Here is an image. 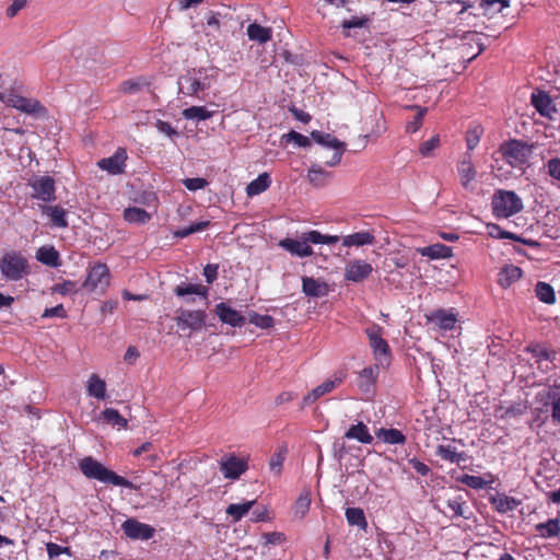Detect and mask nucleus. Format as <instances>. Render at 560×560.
Instances as JSON below:
<instances>
[{
    "mask_svg": "<svg viewBox=\"0 0 560 560\" xmlns=\"http://www.w3.org/2000/svg\"><path fill=\"white\" fill-rule=\"evenodd\" d=\"M482 133V128L479 125L470 127L467 131L466 142L468 150H474L479 143L480 136Z\"/></svg>",
    "mask_w": 560,
    "mask_h": 560,
    "instance_id": "nucleus-55",
    "label": "nucleus"
},
{
    "mask_svg": "<svg viewBox=\"0 0 560 560\" xmlns=\"http://www.w3.org/2000/svg\"><path fill=\"white\" fill-rule=\"evenodd\" d=\"M526 351L532 353L537 362L542 360L552 362L556 359V351L537 343L527 346Z\"/></svg>",
    "mask_w": 560,
    "mask_h": 560,
    "instance_id": "nucleus-46",
    "label": "nucleus"
},
{
    "mask_svg": "<svg viewBox=\"0 0 560 560\" xmlns=\"http://www.w3.org/2000/svg\"><path fill=\"white\" fill-rule=\"evenodd\" d=\"M109 270L105 264H97L93 266L83 282L82 287L86 290L93 291L98 287L108 285Z\"/></svg>",
    "mask_w": 560,
    "mask_h": 560,
    "instance_id": "nucleus-10",
    "label": "nucleus"
},
{
    "mask_svg": "<svg viewBox=\"0 0 560 560\" xmlns=\"http://www.w3.org/2000/svg\"><path fill=\"white\" fill-rule=\"evenodd\" d=\"M209 289L202 284L182 283L176 285L174 293L177 296L198 295L203 300L208 299Z\"/></svg>",
    "mask_w": 560,
    "mask_h": 560,
    "instance_id": "nucleus-28",
    "label": "nucleus"
},
{
    "mask_svg": "<svg viewBox=\"0 0 560 560\" xmlns=\"http://www.w3.org/2000/svg\"><path fill=\"white\" fill-rule=\"evenodd\" d=\"M27 259L13 250L5 253L0 260L1 275L8 281L21 280L27 273Z\"/></svg>",
    "mask_w": 560,
    "mask_h": 560,
    "instance_id": "nucleus-4",
    "label": "nucleus"
},
{
    "mask_svg": "<svg viewBox=\"0 0 560 560\" xmlns=\"http://www.w3.org/2000/svg\"><path fill=\"white\" fill-rule=\"evenodd\" d=\"M148 85L143 79H132L124 81L120 85V90L124 93L131 94L139 92L143 86Z\"/></svg>",
    "mask_w": 560,
    "mask_h": 560,
    "instance_id": "nucleus-54",
    "label": "nucleus"
},
{
    "mask_svg": "<svg viewBox=\"0 0 560 560\" xmlns=\"http://www.w3.org/2000/svg\"><path fill=\"white\" fill-rule=\"evenodd\" d=\"M422 256L430 257L431 259L451 258L453 250L450 246L444 244H433L430 246L421 247L417 249Z\"/></svg>",
    "mask_w": 560,
    "mask_h": 560,
    "instance_id": "nucleus-25",
    "label": "nucleus"
},
{
    "mask_svg": "<svg viewBox=\"0 0 560 560\" xmlns=\"http://www.w3.org/2000/svg\"><path fill=\"white\" fill-rule=\"evenodd\" d=\"M429 323L434 324L441 330H452L457 323V315L452 310L439 308L425 315Z\"/></svg>",
    "mask_w": 560,
    "mask_h": 560,
    "instance_id": "nucleus-12",
    "label": "nucleus"
},
{
    "mask_svg": "<svg viewBox=\"0 0 560 560\" xmlns=\"http://www.w3.org/2000/svg\"><path fill=\"white\" fill-rule=\"evenodd\" d=\"M282 138L285 139L288 142L289 141H293L299 147H302V148L311 147V140L306 136H304V135H302L300 132H296L294 130L290 131L287 135H283Z\"/></svg>",
    "mask_w": 560,
    "mask_h": 560,
    "instance_id": "nucleus-58",
    "label": "nucleus"
},
{
    "mask_svg": "<svg viewBox=\"0 0 560 560\" xmlns=\"http://www.w3.org/2000/svg\"><path fill=\"white\" fill-rule=\"evenodd\" d=\"M487 229H488L489 235L492 237L520 241L518 236H516L515 234H513L511 232L503 231L498 224H494V223L488 224Z\"/></svg>",
    "mask_w": 560,
    "mask_h": 560,
    "instance_id": "nucleus-56",
    "label": "nucleus"
},
{
    "mask_svg": "<svg viewBox=\"0 0 560 560\" xmlns=\"http://www.w3.org/2000/svg\"><path fill=\"white\" fill-rule=\"evenodd\" d=\"M8 105L26 114H38L40 110L44 109L38 101L26 98L20 95H10L8 97Z\"/></svg>",
    "mask_w": 560,
    "mask_h": 560,
    "instance_id": "nucleus-21",
    "label": "nucleus"
},
{
    "mask_svg": "<svg viewBox=\"0 0 560 560\" xmlns=\"http://www.w3.org/2000/svg\"><path fill=\"white\" fill-rule=\"evenodd\" d=\"M209 224H210L209 221H199V222L191 223L187 228L175 231L174 236L179 237V238L187 237L188 235H190L192 233L203 231L205 229H207L209 226Z\"/></svg>",
    "mask_w": 560,
    "mask_h": 560,
    "instance_id": "nucleus-50",
    "label": "nucleus"
},
{
    "mask_svg": "<svg viewBox=\"0 0 560 560\" xmlns=\"http://www.w3.org/2000/svg\"><path fill=\"white\" fill-rule=\"evenodd\" d=\"M213 114L214 112L208 110L205 106H191L182 112L185 119L199 121L210 119Z\"/></svg>",
    "mask_w": 560,
    "mask_h": 560,
    "instance_id": "nucleus-38",
    "label": "nucleus"
},
{
    "mask_svg": "<svg viewBox=\"0 0 560 560\" xmlns=\"http://www.w3.org/2000/svg\"><path fill=\"white\" fill-rule=\"evenodd\" d=\"M535 530L542 538L557 537L560 534V522L558 518H550L545 523L536 524Z\"/></svg>",
    "mask_w": 560,
    "mask_h": 560,
    "instance_id": "nucleus-30",
    "label": "nucleus"
},
{
    "mask_svg": "<svg viewBox=\"0 0 560 560\" xmlns=\"http://www.w3.org/2000/svg\"><path fill=\"white\" fill-rule=\"evenodd\" d=\"M310 505H311V492H310V490H303L294 503V506H293L294 515L298 516L300 520L303 518L306 515V513L308 512Z\"/></svg>",
    "mask_w": 560,
    "mask_h": 560,
    "instance_id": "nucleus-42",
    "label": "nucleus"
},
{
    "mask_svg": "<svg viewBox=\"0 0 560 560\" xmlns=\"http://www.w3.org/2000/svg\"><path fill=\"white\" fill-rule=\"evenodd\" d=\"M435 454L442 459L451 463L459 464L460 462L466 460V454L464 452H456V450L451 445H439Z\"/></svg>",
    "mask_w": 560,
    "mask_h": 560,
    "instance_id": "nucleus-35",
    "label": "nucleus"
},
{
    "mask_svg": "<svg viewBox=\"0 0 560 560\" xmlns=\"http://www.w3.org/2000/svg\"><path fill=\"white\" fill-rule=\"evenodd\" d=\"M32 188L34 190L35 198H38L45 202H49L56 199L55 180L50 176H42L36 178L32 183Z\"/></svg>",
    "mask_w": 560,
    "mask_h": 560,
    "instance_id": "nucleus-13",
    "label": "nucleus"
},
{
    "mask_svg": "<svg viewBox=\"0 0 560 560\" xmlns=\"http://www.w3.org/2000/svg\"><path fill=\"white\" fill-rule=\"evenodd\" d=\"M377 438L382 439L385 443L388 444H405L406 436L401 431L397 429H380L376 432Z\"/></svg>",
    "mask_w": 560,
    "mask_h": 560,
    "instance_id": "nucleus-40",
    "label": "nucleus"
},
{
    "mask_svg": "<svg viewBox=\"0 0 560 560\" xmlns=\"http://www.w3.org/2000/svg\"><path fill=\"white\" fill-rule=\"evenodd\" d=\"M535 293L538 300L546 304H553L556 302L555 290L549 283L537 282Z\"/></svg>",
    "mask_w": 560,
    "mask_h": 560,
    "instance_id": "nucleus-44",
    "label": "nucleus"
},
{
    "mask_svg": "<svg viewBox=\"0 0 560 560\" xmlns=\"http://www.w3.org/2000/svg\"><path fill=\"white\" fill-rule=\"evenodd\" d=\"M255 503L256 500L247 501L242 504H230L225 512L234 522H238L248 513Z\"/></svg>",
    "mask_w": 560,
    "mask_h": 560,
    "instance_id": "nucleus-43",
    "label": "nucleus"
},
{
    "mask_svg": "<svg viewBox=\"0 0 560 560\" xmlns=\"http://www.w3.org/2000/svg\"><path fill=\"white\" fill-rule=\"evenodd\" d=\"M547 174L555 180L560 182V158L550 159L545 165Z\"/></svg>",
    "mask_w": 560,
    "mask_h": 560,
    "instance_id": "nucleus-59",
    "label": "nucleus"
},
{
    "mask_svg": "<svg viewBox=\"0 0 560 560\" xmlns=\"http://www.w3.org/2000/svg\"><path fill=\"white\" fill-rule=\"evenodd\" d=\"M247 469V460L234 454L226 455L220 460V471L226 479H238Z\"/></svg>",
    "mask_w": 560,
    "mask_h": 560,
    "instance_id": "nucleus-8",
    "label": "nucleus"
},
{
    "mask_svg": "<svg viewBox=\"0 0 560 560\" xmlns=\"http://www.w3.org/2000/svg\"><path fill=\"white\" fill-rule=\"evenodd\" d=\"M342 376H336L334 380H327L320 385L316 386L303 398L302 408L314 404L322 396L332 392L336 386L342 383Z\"/></svg>",
    "mask_w": 560,
    "mask_h": 560,
    "instance_id": "nucleus-18",
    "label": "nucleus"
},
{
    "mask_svg": "<svg viewBox=\"0 0 560 560\" xmlns=\"http://www.w3.org/2000/svg\"><path fill=\"white\" fill-rule=\"evenodd\" d=\"M124 219L129 223L144 224L150 221L151 215L142 208L130 207L125 209Z\"/></svg>",
    "mask_w": 560,
    "mask_h": 560,
    "instance_id": "nucleus-36",
    "label": "nucleus"
},
{
    "mask_svg": "<svg viewBox=\"0 0 560 560\" xmlns=\"http://www.w3.org/2000/svg\"><path fill=\"white\" fill-rule=\"evenodd\" d=\"M306 177L314 187L320 188L330 182L332 173L324 170L319 164H312Z\"/></svg>",
    "mask_w": 560,
    "mask_h": 560,
    "instance_id": "nucleus-22",
    "label": "nucleus"
},
{
    "mask_svg": "<svg viewBox=\"0 0 560 560\" xmlns=\"http://www.w3.org/2000/svg\"><path fill=\"white\" fill-rule=\"evenodd\" d=\"M492 213L498 219H506L524 208L522 199L512 190H497L491 200Z\"/></svg>",
    "mask_w": 560,
    "mask_h": 560,
    "instance_id": "nucleus-2",
    "label": "nucleus"
},
{
    "mask_svg": "<svg viewBox=\"0 0 560 560\" xmlns=\"http://www.w3.org/2000/svg\"><path fill=\"white\" fill-rule=\"evenodd\" d=\"M532 105L544 117L552 118L557 109L550 95L541 90H537L532 94Z\"/></svg>",
    "mask_w": 560,
    "mask_h": 560,
    "instance_id": "nucleus-14",
    "label": "nucleus"
},
{
    "mask_svg": "<svg viewBox=\"0 0 560 560\" xmlns=\"http://www.w3.org/2000/svg\"><path fill=\"white\" fill-rule=\"evenodd\" d=\"M88 393L97 399L106 398V384L98 375L92 374L88 381Z\"/></svg>",
    "mask_w": 560,
    "mask_h": 560,
    "instance_id": "nucleus-32",
    "label": "nucleus"
},
{
    "mask_svg": "<svg viewBox=\"0 0 560 560\" xmlns=\"http://www.w3.org/2000/svg\"><path fill=\"white\" fill-rule=\"evenodd\" d=\"M179 92L188 96H198L211 86V78L203 68L189 69L178 79Z\"/></svg>",
    "mask_w": 560,
    "mask_h": 560,
    "instance_id": "nucleus-3",
    "label": "nucleus"
},
{
    "mask_svg": "<svg viewBox=\"0 0 560 560\" xmlns=\"http://www.w3.org/2000/svg\"><path fill=\"white\" fill-rule=\"evenodd\" d=\"M547 397L552 401L551 417L555 422L560 423V396L556 390H550Z\"/></svg>",
    "mask_w": 560,
    "mask_h": 560,
    "instance_id": "nucleus-60",
    "label": "nucleus"
},
{
    "mask_svg": "<svg viewBox=\"0 0 560 560\" xmlns=\"http://www.w3.org/2000/svg\"><path fill=\"white\" fill-rule=\"evenodd\" d=\"M306 241H310L312 244H335L340 238L337 235H324L318 231L312 230L306 232Z\"/></svg>",
    "mask_w": 560,
    "mask_h": 560,
    "instance_id": "nucleus-49",
    "label": "nucleus"
},
{
    "mask_svg": "<svg viewBox=\"0 0 560 560\" xmlns=\"http://www.w3.org/2000/svg\"><path fill=\"white\" fill-rule=\"evenodd\" d=\"M102 418L105 422L108 424H112L113 427H117L118 429H125L128 425V421L126 418H124L118 410L114 408H106L102 412Z\"/></svg>",
    "mask_w": 560,
    "mask_h": 560,
    "instance_id": "nucleus-45",
    "label": "nucleus"
},
{
    "mask_svg": "<svg viewBox=\"0 0 560 560\" xmlns=\"http://www.w3.org/2000/svg\"><path fill=\"white\" fill-rule=\"evenodd\" d=\"M183 184L188 190L195 191L205 188L208 182L201 177H194L183 179Z\"/></svg>",
    "mask_w": 560,
    "mask_h": 560,
    "instance_id": "nucleus-64",
    "label": "nucleus"
},
{
    "mask_svg": "<svg viewBox=\"0 0 560 560\" xmlns=\"http://www.w3.org/2000/svg\"><path fill=\"white\" fill-rule=\"evenodd\" d=\"M249 323L259 328L268 329L273 326L275 319L269 315H260L256 312H252L249 313Z\"/></svg>",
    "mask_w": 560,
    "mask_h": 560,
    "instance_id": "nucleus-52",
    "label": "nucleus"
},
{
    "mask_svg": "<svg viewBox=\"0 0 560 560\" xmlns=\"http://www.w3.org/2000/svg\"><path fill=\"white\" fill-rule=\"evenodd\" d=\"M365 334L370 341V347L376 361L381 364H388L390 359V348L383 338V328L378 325H372L365 329Z\"/></svg>",
    "mask_w": 560,
    "mask_h": 560,
    "instance_id": "nucleus-5",
    "label": "nucleus"
},
{
    "mask_svg": "<svg viewBox=\"0 0 560 560\" xmlns=\"http://www.w3.org/2000/svg\"><path fill=\"white\" fill-rule=\"evenodd\" d=\"M302 292L310 298H323L329 292V287L325 281L313 277H302Z\"/></svg>",
    "mask_w": 560,
    "mask_h": 560,
    "instance_id": "nucleus-19",
    "label": "nucleus"
},
{
    "mask_svg": "<svg viewBox=\"0 0 560 560\" xmlns=\"http://www.w3.org/2000/svg\"><path fill=\"white\" fill-rule=\"evenodd\" d=\"M209 224H210L209 221H199V222L191 223L187 228L175 231L174 236L179 237V238L187 237L188 235H190L192 233L203 231L205 229H207L209 226Z\"/></svg>",
    "mask_w": 560,
    "mask_h": 560,
    "instance_id": "nucleus-51",
    "label": "nucleus"
},
{
    "mask_svg": "<svg viewBox=\"0 0 560 560\" xmlns=\"http://www.w3.org/2000/svg\"><path fill=\"white\" fill-rule=\"evenodd\" d=\"M44 212L50 217L55 226L67 228L68 221L66 219L67 211L59 206H46Z\"/></svg>",
    "mask_w": 560,
    "mask_h": 560,
    "instance_id": "nucleus-37",
    "label": "nucleus"
},
{
    "mask_svg": "<svg viewBox=\"0 0 560 560\" xmlns=\"http://www.w3.org/2000/svg\"><path fill=\"white\" fill-rule=\"evenodd\" d=\"M206 317L207 314L202 310H178L174 319L180 330H185L187 328L191 330H199L206 325Z\"/></svg>",
    "mask_w": 560,
    "mask_h": 560,
    "instance_id": "nucleus-7",
    "label": "nucleus"
},
{
    "mask_svg": "<svg viewBox=\"0 0 560 560\" xmlns=\"http://www.w3.org/2000/svg\"><path fill=\"white\" fill-rule=\"evenodd\" d=\"M311 138L318 144H322L327 148H340L345 147L343 142L339 141L336 137L330 133H325L318 130H314L311 132Z\"/></svg>",
    "mask_w": 560,
    "mask_h": 560,
    "instance_id": "nucleus-41",
    "label": "nucleus"
},
{
    "mask_svg": "<svg viewBox=\"0 0 560 560\" xmlns=\"http://www.w3.org/2000/svg\"><path fill=\"white\" fill-rule=\"evenodd\" d=\"M500 151L506 162L515 167L527 162L532 153V147L520 140H510L501 145Z\"/></svg>",
    "mask_w": 560,
    "mask_h": 560,
    "instance_id": "nucleus-6",
    "label": "nucleus"
},
{
    "mask_svg": "<svg viewBox=\"0 0 560 560\" xmlns=\"http://www.w3.org/2000/svg\"><path fill=\"white\" fill-rule=\"evenodd\" d=\"M124 534L133 540H149L155 534V528L149 524L139 522L136 518H128L121 524Z\"/></svg>",
    "mask_w": 560,
    "mask_h": 560,
    "instance_id": "nucleus-9",
    "label": "nucleus"
},
{
    "mask_svg": "<svg viewBox=\"0 0 560 560\" xmlns=\"http://www.w3.org/2000/svg\"><path fill=\"white\" fill-rule=\"evenodd\" d=\"M375 243V235L369 231H361L342 238V245L346 247L372 245Z\"/></svg>",
    "mask_w": 560,
    "mask_h": 560,
    "instance_id": "nucleus-23",
    "label": "nucleus"
},
{
    "mask_svg": "<svg viewBox=\"0 0 560 560\" xmlns=\"http://www.w3.org/2000/svg\"><path fill=\"white\" fill-rule=\"evenodd\" d=\"M369 23V18L366 16H353L350 20H345L341 23L343 30H351L354 27H364Z\"/></svg>",
    "mask_w": 560,
    "mask_h": 560,
    "instance_id": "nucleus-63",
    "label": "nucleus"
},
{
    "mask_svg": "<svg viewBox=\"0 0 560 560\" xmlns=\"http://www.w3.org/2000/svg\"><path fill=\"white\" fill-rule=\"evenodd\" d=\"M492 502L499 513L511 512L520 504L518 500L506 495L494 498Z\"/></svg>",
    "mask_w": 560,
    "mask_h": 560,
    "instance_id": "nucleus-48",
    "label": "nucleus"
},
{
    "mask_svg": "<svg viewBox=\"0 0 560 560\" xmlns=\"http://www.w3.org/2000/svg\"><path fill=\"white\" fill-rule=\"evenodd\" d=\"M446 508L452 513V515H451L452 517L464 516V501L460 495H458L454 499H448L446 501Z\"/></svg>",
    "mask_w": 560,
    "mask_h": 560,
    "instance_id": "nucleus-57",
    "label": "nucleus"
},
{
    "mask_svg": "<svg viewBox=\"0 0 560 560\" xmlns=\"http://www.w3.org/2000/svg\"><path fill=\"white\" fill-rule=\"evenodd\" d=\"M36 258L49 267L59 266V253L52 247L43 246L37 250Z\"/></svg>",
    "mask_w": 560,
    "mask_h": 560,
    "instance_id": "nucleus-34",
    "label": "nucleus"
},
{
    "mask_svg": "<svg viewBox=\"0 0 560 560\" xmlns=\"http://www.w3.org/2000/svg\"><path fill=\"white\" fill-rule=\"evenodd\" d=\"M126 160V150L119 148L112 156L100 160L97 165L100 168L107 171L109 174L118 175L124 173Z\"/></svg>",
    "mask_w": 560,
    "mask_h": 560,
    "instance_id": "nucleus-15",
    "label": "nucleus"
},
{
    "mask_svg": "<svg viewBox=\"0 0 560 560\" xmlns=\"http://www.w3.org/2000/svg\"><path fill=\"white\" fill-rule=\"evenodd\" d=\"M271 184V179L268 173H261L258 177L252 180L246 187V194L249 197L257 196L266 191Z\"/></svg>",
    "mask_w": 560,
    "mask_h": 560,
    "instance_id": "nucleus-29",
    "label": "nucleus"
},
{
    "mask_svg": "<svg viewBox=\"0 0 560 560\" xmlns=\"http://www.w3.org/2000/svg\"><path fill=\"white\" fill-rule=\"evenodd\" d=\"M346 518L350 526H358L362 530H366L368 522L365 514L360 508H347Z\"/></svg>",
    "mask_w": 560,
    "mask_h": 560,
    "instance_id": "nucleus-33",
    "label": "nucleus"
},
{
    "mask_svg": "<svg viewBox=\"0 0 560 560\" xmlns=\"http://www.w3.org/2000/svg\"><path fill=\"white\" fill-rule=\"evenodd\" d=\"M509 5V0H482L480 2V8L483 10V14L488 18H492L493 15L502 12L503 9Z\"/></svg>",
    "mask_w": 560,
    "mask_h": 560,
    "instance_id": "nucleus-39",
    "label": "nucleus"
},
{
    "mask_svg": "<svg viewBox=\"0 0 560 560\" xmlns=\"http://www.w3.org/2000/svg\"><path fill=\"white\" fill-rule=\"evenodd\" d=\"M287 447L281 446L277 450L275 454L270 457L269 460V469L275 476H280L283 462L287 456Z\"/></svg>",
    "mask_w": 560,
    "mask_h": 560,
    "instance_id": "nucleus-47",
    "label": "nucleus"
},
{
    "mask_svg": "<svg viewBox=\"0 0 560 560\" xmlns=\"http://www.w3.org/2000/svg\"><path fill=\"white\" fill-rule=\"evenodd\" d=\"M371 264L365 260L354 259L347 264L345 269V279L351 282H362L372 273Z\"/></svg>",
    "mask_w": 560,
    "mask_h": 560,
    "instance_id": "nucleus-11",
    "label": "nucleus"
},
{
    "mask_svg": "<svg viewBox=\"0 0 560 560\" xmlns=\"http://www.w3.org/2000/svg\"><path fill=\"white\" fill-rule=\"evenodd\" d=\"M346 439H353L364 444H370L373 441L368 427L363 422H358L351 425L345 433Z\"/></svg>",
    "mask_w": 560,
    "mask_h": 560,
    "instance_id": "nucleus-26",
    "label": "nucleus"
},
{
    "mask_svg": "<svg viewBox=\"0 0 560 560\" xmlns=\"http://www.w3.org/2000/svg\"><path fill=\"white\" fill-rule=\"evenodd\" d=\"M459 481L472 489H485L488 482L480 476L463 475Z\"/></svg>",
    "mask_w": 560,
    "mask_h": 560,
    "instance_id": "nucleus-53",
    "label": "nucleus"
},
{
    "mask_svg": "<svg viewBox=\"0 0 560 560\" xmlns=\"http://www.w3.org/2000/svg\"><path fill=\"white\" fill-rule=\"evenodd\" d=\"M457 171L462 186L467 190H471V182L475 180L477 172L471 162L470 153L464 154L463 159L459 161L457 165Z\"/></svg>",
    "mask_w": 560,
    "mask_h": 560,
    "instance_id": "nucleus-17",
    "label": "nucleus"
},
{
    "mask_svg": "<svg viewBox=\"0 0 560 560\" xmlns=\"http://www.w3.org/2000/svg\"><path fill=\"white\" fill-rule=\"evenodd\" d=\"M306 232L301 235V240L284 238L281 240L279 245L292 255L298 257H308L313 255V249L308 245L310 241L305 240Z\"/></svg>",
    "mask_w": 560,
    "mask_h": 560,
    "instance_id": "nucleus-16",
    "label": "nucleus"
},
{
    "mask_svg": "<svg viewBox=\"0 0 560 560\" xmlns=\"http://www.w3.org/2000/svg\"><path fill=\"white\" fill-rule=\"evenodd\" d=\"M522 277V269L514 265L505 266L500 272L498 282L502 288H509Z\"/></svg>",
    "mask_w": 560,
    "mask_h": 560,
    "instance_id": "nucleus-27",
    "label": "nucleus"
},
{
    "mask_svg": "<svg viewBox=\"0 0 560 560\" xmlns=\"http://www.w3.org/2000/svg\"><path fill=\"white\" fill-rule=\"evenodd\" d=\"M215 313L222 323L233 327H242L245 324V317L223 302L215 306Z\"/></svg>",
    "mask_w": 560,
    "mask_h": 560,
    "instance_id": "nucleus-20",
    "label": "nucleus"
},
{
    "mask_svg": "<svg viewBox=\"0 0 560 560\" xmlns=\"http://www.w3.org/2000/svg\"><path fill=\"white\" fill-rule=\"evenodd\" d=\"M79 467L82 474L89 479H96L114 486L137 489L131 481L106 468L103 464L91 456L81 459Z\"/></svg>",
    "mask_w": 560,
    "mask_h": 560,
    "instance_id": "nucleus-1",
    "label": "nucleus"
},
{
    "mask_svg": "<svg viewBox=\"0 0 560 560\" xmlns=\"http://www.w3.org/2000/svg\"><path fill=\"white\" fill-rule=\"evenodd\" d=\"M440 145V138L439 136L432 137L430 140L424 141L421 143L419 148V152L422 156H429Z\"/></svg>",
    "mask_w": 560,
    "mask_h": 560,
    "instance_id": "nucleus-61",
    "label": "nucleus"
},
{
    "mask_svg": "<svg viewBox=\"0 0 560 560\" xmlns=\"http://www.w3.org/2000/svg\"><path fill=\"white\" fill-rule=\"evenodd\" d=\"M415 108L418 109V113L415 116L413 120L409 121L407 124V126H406V131L407 132H416V131L419 130V128L422 125L423 116H424V114L427 112V108H419L418 106H416Z\"/></svg>",
    "mask_w": 560,
    "mask_h": 560,
    "instance_id": "nucleus-62",
    "label": "nucleus"
},
{
    "mask_svg": "<svg viewBox=\"0 0 560 560\" xmlns=\"http://www.w3.org/2000/svg\"><path fill=\"white\" fill-rule=\"evenodd\" d=\"M247 36L250 40L257 42L259 44H266L272 37V28L261 26L258 23H250L247 26Z\"/></svg>",
    "mask_w": 560,
    "mask_h": 560,
    "instance_id": "nucleus-24",
    "label": "nucleus"
},
{
    "mask_svg": "<svg viewBox=\"0 0 560 560\" xmlns=\"http://www.w3.org/2000/svg\"><path fill=\"white\" fill-rule=\"evenodd\" d=\"M378 365H372L364 368L359 375V387L363 392H370L372 385L374 384L377 375H378Z\"/></svg>",
    "mask_w": 560,
    "mask_h": 560,
    "instance_id": "nucleus-31",
    "label": "nucleus"
}]
</instances>
